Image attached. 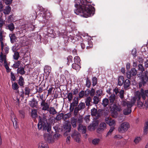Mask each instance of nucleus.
Masks as SVG:
<instances>
[{
	"label": "nucleus",
	"instance_id": "obj_26",
	"mask_svg": "<svg viewBox=\"0 0 148 148\" xmlns=\"http://www.w3.org/2000/svg\"><path fill=\"white\" fill-rule=\"evenodd\" d=\"M124 82V79L123 76H120L118 79V85L119 86H121L123 84Z\"/></svg>",
	"mask_w": 148,
	"mask_h": 148
},
{
	"label": "nucleus",
	"instance_id": "obj_42",
	"mask_svg": "<svg viewBox=\"0 0 148 148\" xmlns=\"http://www.w3.org/2000/svg\"><path fill=\"white\" fill-rule=\"evenodd\" d=\"M63 113H58L55 119L56 120L58 121L60 120L62 118H63Z\"/></svg>",
	"mask_w": 148,
	"mask_h": 148
},
{
	"label": "nucleus",
	"instance_id": "obj_29",
	"mask_svg": "<svg viewBox=\"0 0 148 148\" xmlns=\"http://www.w3.org/2000/svg\"><path fill=\"white\" fill-rule=\"evenodd\" d=\"M17 73L21 75H23L25 73L24 69L23 67L18 68L17 70Z\"/></svg>",
	"mask_w": 148,
	"mask_h": 148
},
{
	"label": "nucleus",
	"instance_id": "obj_33",
	"mask_svg": "<svg viewBox=\"0 0 148 148\" xmlns=\"http://www.w3.org/2000/svg\"><path fill=\"white\" fill-rule=\"evenodd\" d=\"M72 67L73 69L76 71H79L81 68L79 65L77 63H74L72 64Z\"/></svg>",
	"mask_w": 148,
	"mask_h": 148
},
{
	"label": "nucleus",
	"instance_id": "obj_28",
	"mask_svg": "<svg viewBox=\"0 0 148 148\" xmlns=\"http://www.w3.org/2000/svg\"><path fill=\"white\" fill-rule=\"evenodd\" d=\"M132 112L131 108H127L123 110V114L126 115H128Z\"/></svg>",
	"mask_w": 148,
	"mask_h": 148
},
{
	"label": "nucleus",
	"instance_id": "obj_4",
	"mask_svg": "<svg viewBox=\"0 0 148 148\" xmlns=\"http://www.w3.org/2000/svg\"><path fill=\"white\" fill-rule=\"evenodd\" d=\"M60 136L57 133L54 134L53 136L49 134L46 133L44 134L43 136L45 140L47 143L52 144L57 141Z\"/></svg>",
	"mask_w": 148,
	"mask_h": 148
},
{
	"label": "nucleus",
	"instance_id": "obj_27",
	"mask_svg": "<svg viewBox=\"0 0 148 148\" xmlns=\"http://www.w3.org/2000/svg\"><path fill=\"white\" fill-rule=\"evenodd\" d=\"M47 111L49 112L50 114L52 115H54L57 113V112L54 107H49V109Z\"/></svg>",
	"mask_w": 148,
	"mask_h": 148
},
{
	"label": "nucleus",
	"instance_id": "obj_13",
	"mask_svg": "<svg viewBox=\"0 0 148 148\" xmlns=\"http://www.w3.org/2000/svg\"><path fill=\"white\" fill-rule=\"evenodd\" d=\"M73 138L78 143L80 142L81 135L79 133H78L76 131L74 130L73 134L71 135Z\"/></svg>",
	"mask_w": 148,
	"mask_h": 148
},
{
	"label": "nucleus",
	"instance_id": "obj_58",
	"mask_svg": "<svg viewBox=\"0 0 148 148\" xmlns=\"http://www.w3.org/2000/svg\"><path fill=\"white\" fill-rule=\"evenodd\" d=\"M132 54L134 57L137 56V51L136 49H134L132 51Z\"/></svg>",
	"mask_w": 148,
	"mask_h": 148
},
{
	"label": "nucleus",
	"instance_id": "obj_56",
	"mask_svg": "<svg viewBox=\"0 0 148 148\" xmlns=\"http://www.w3.org/2000/svg\"><path fill=\"white\" fill-rule=\"evenodd\" d=\"M141 138L140 137H136L134 140V142L136 144H137L141 140Z\"/></svg>",
	"mask_w": 148,
	"mask_h": 148
},
{
	"label": "nucleus",
	"instance_id": "obj_37",
	"mask_svg": "<svg viewBox=\"0 0 148 148\" xmlns=\"http://www.w3.org/2000/svg\"><path fill=\"white\" fill-rule=\"evenodd\" d=\"M24 81L23 78L22 76H21L18 79V84L21 86H23L24 84Z\"/></svg>",
	"mask_w": 148,
	"mask_h": 148
},
{
	"label": "nucleus",
	"instance_id": "obj_8",
	"mask_svg": "<svg viewBox=\"0 0 148 148\" xmlns=\"http://www.w3.org/2000/svg\"><path fill=\"white\" fill-rule=\"evenodd\" d=\"M121 109L119 106L116 104H114L112 108V117L113 118H116L118 115V112H120Z\"/></svg>",
	"mask_w": 148,
	"mask_h": 148
},
{
	"label": "nucleus",
	"instance_id": "obj_40",
	"mask_svg": "<svg viewBox=\"0 0 148 148\" xmlns=\"http://www.w3.org/2000/svg\"><path fill=\"white\" fill-rule=\"evenodd\" d=\"M92 101L91 98L90 97H88L85 101L86 105L87 106H89L90 104V102Z\"/></svg>",
	"mask_w": 148,
	"mask_h": 148
},
{
	"label": "nucleus",
	"instance_id": "obj_57",
	"mask_svg": "<svg viewBox=\"0 0 148 148\" xmlns=\"http://www.w3.org/2000/svg\"><path fill=\"white\" fill-rule=\"evenodd\" d=\"M83 120V119L82 116H80L77 120V123H78L79 125L82 124L81 123L82 122Z\"/></svg>",
	"mask_w": 148,
	"mask_h": 148
},
{
	"label": "nucleus",
	"instance_id": "obj_24",
	"mask_svg": "<svg viewBox=\"0 0 148 148\" xmlns=\"http://www.w3.org/2000/svg\"><path fill=\"white\" fill-rule=\"evenodd\" d=\"M38 104V102L33 99L30 101L29 105L32 107H36Z\"/></svg>",
	"mask_w": 148,
	"mask_h": 148
},
{
	"label": "nucleus",
	"instance_id": "obj_23",
	"mask_svg": "<svg viewBox=\"0 0 148 148\" xmlns=\"http://www.w3.org/2000/svg\"><path fill=\"white\" fill-rule=\"evenodd\" d=\"M38 148H49V147L46 143L42 141L39 143Z\"/></svg>",
	"mask_w": 148,
	"mask_h": 148
},
{
	"label": "nucleus",
	"instance_id": "obj_32",
	"mask_svg": "<svg viewBox=\"0 0 148 148\" xmlns=\"http://www.w3.org/2000/svg\"><path fill=\"white\" fill-rule=\"evenodd\" d=\"M10 41L12 43H14L16 42L17 38L14 34L10 35Z\"/></svg>",
	"mask_w": 148,
	"mask_h": 148
},
{
	"label": "nucleus",
	"instance_id": "obj_41",
	"mask_svg": "<svg viewBox=\"0 0 148 148\" xmlns=\"http://www.w3.org/2000/svg\"><path fill=\"white\" fill-rule=\"evenodd\" d=\"M37 111L36 110H32L31 115L32 117L36 118L37 116Z\"/></svg>",
	"mask_w": 148,
	"mask_h": 148
},
{
	"label": "nucleus",
	"instance_id": "obj_5",
	"mask_svg": "<svg viewBox=\"0 0 148 148\" xmlns=\"http://www.w3.org/2000/svg\"><path fill=\"white\" fill-rule=\"evenodd\" d=\"M141 82L139 83V87L140 88L142 85L144 86L148 81V71H146L144 73L142 74L140 77Z\"/></svg>",
	"mask_w": 148,
	"mask_h": 148
},
{
	"label": "nucleus",
	"instance_id": "obj_43",
	"mask_svg": "<svg viewBox=\"0 0 148 148\" xmlns=\"http://www.w3.org/2000/svg\"><path fill=\"white\" fill-rule=\"evenodd\" d=\"M100 140V139L98 138L94 139L92 141V143L94 145H97L99 144Z\"/></svg>",
	"mask_w": 148,
	"mask_h": 148
},
{
	"label": "nucleus",
	"instance_id": "obj_38",
	"mask_svg": "<svg viewBox=\"0 0 148 148\" xmlns=\"http://www.w3.org/2000/svg\"><path fill=\"white\" fill-rule=\"evenodd\" d=\"M11 10V7L9 6H8L3 10V13L5 14H8L10 13Z\"/></svg>",
	"mask_w": 148,
	"mask_h": 148
},
{
	"label": "nucleus",
	"instance_id": "obj_39",
	"mask_svg": "<svg viewBox=\"0 0 148 148\" xmlns=\"http://www.w3.org/2000/svg\"><path fill=\"white\" fill-rule=\"evenodd\" d=\"M122 104L124 106H127V108H131L132 106V105L131 104L130 102L123 101L122 102Z\"/></svg>",
	"mask_w": 148,
	"mask_h": 148
},
{
	"label": "nucleus",
	"instance_id": "obj_62",
	"mask_svg": "<svg viewBox=\"0 0 148 148\" xmlns=\"http://www.w3.org/2000/svg\"><path fill=\"white\" fill-rule=\"evenodd\" d=\"M84 96V91L82 90L79 93V98H81L83 97Z\"/></svg>",
	"mask_w": 148,
	"mask_h": 148
},
{
	"label": "nucleus",
	"instance_id": "obj_50",
	"mask_svg": "<svg viewBox=\"0 0 148 148\" xmlns=\"http://www.w3.org/2000/svg\"><path fill=\"white\" fill-rule=\"evenodd\" d=\"M19 57V53L18 52L16 51L14 53V54L13 55V58L14 59L17 60Z\"/></svg>",
	"mask_w": 148,
	"mask_h": 148
},
{
	"label": "nucleus",
	"instance_id": "obj_19",
	"mask_svg": "<svg viewBox=\"0 0 148 148\" xmlns=\"http://www.w3.org/2000/svg\"><path fill=\"white\" fill-rule=\"evenodd\" d=\"M98 125V122L97 121H94L88 127V129L90 130L94 129Z\"/></svg>",
	"mask_w": 148,
	"mask_h": 148
},
{
	"label": "nucleus",
	"instance_id": "obj_53",
	"mask_svg": "<svg viewBox=\"0 0 148 148\" xmlns=\"http://www.w3.org/2000/svg\"><path fill=\"white\" fill-rule=\"evenodd\" d=\"M74 63H76L78 64L81 61L80 58L78 56H75L74 58Z\"/></svg>",
	"mask_w": 148,
	"mask_h": 148
},
{
	"label": "nucleus",
	"instance_id": "obj_7",
	"mask_svg": "<svg viewBox=\"0 0 148 148\" xmlns=\"http://www.w3.org/2000/svg\"><path fill=\"white\" fill-rule=\"evenodd\" d=\"M130 127L129 124L127 122H125L122 123L118 129L119 132L121 133H124L126 132Z\"/></svg>",
	"mask_w": 148,
	"mask_h": 148
},
{
	"label": "nucleus",
	"instance_id": "obj_47",
	"mask_svg": "<svg viewBox=\"0 0 148 148\" xmlns=\"http://www.w3.org/2000/svg\"><path fill=\"white\" fill-rule=\"evenodd\" d=\"M11 121L13 122V124H14V123H15V124H17V122L16 121L17 119L14 114H11Z\"/></svg>",
	"mask_w": 148,
	"mask_h": 148
},
{
	"label": "nucleus",
	"instance_id": "obj_20",
	"mask_svg": "<svg viewBox=\"0 0 148 148\" xmlns=\"http://www.w3.org/2000/svg\"><path fill=\"white\" fill-rule=\"evenodd\" d=\"M78 100L79 98L78 97H74L73 99V101L70 103V104L73 106H77L78 103Z\"/></svg>",
	"mask_w": 148,
	"mask_h": 148
},
{
	"label": "nucleus",
	"instance_id": "obj_9",
	"mask_svg": "<svg viewBox=\"0 0 148 148\" xmlns=\"http://www.w3.org/2000/svg\"><path fill=\"white\" fill-rule=\"evenodd\" d=\"M91 115L92 116H95V119H97L100 116L101 113L99 110L97 111L95 108H93L91 110Z\"/></svg>",
	"mask_w": 148,
	"mask_h": 148
},
{
	"label": "nucleus",
	"instance_id": "obj_25",
	"mask_svg": "<svg viewBox=\"0 0 148 148\" xmlns=\"http://www.w3.org/2000/svg\"><path fill=\"white\" fill-rule=\"evenodd\" d=\"M6 29H9L11 31H13L15 29L13 23H11L6 27Z\"/></svg>",
	"mask_w": 148,
	"mask_h": 148
},
{
	"label": "nucleus",
	"instance_id": "obj_17",
	"mask_svg": "<svg viewBox=\"0 0 148 148\" xmlns=\"http://www.w3.org/2000/svg\"><path fill=\"white\" fill-rule=\"evenodd\" d=\"M123 84L124 89L125 90H126L130 88L131 84L130 82L129 79H127L124 81Z\"/></svg>",
	"mask_w": 148,
	"mask_h": 148
},
{
	"label": "nucleus",
	"instance_id": "obj_49",
	"mask_svg": "<svg viewBox=\"0 0 148 148\" xmlns=\"http://www.w3.org/2000/svg\"><path fill=\"white\" fill-rule=\"evenodd\" d=\"M12 88L14 90H18L19 86L17 83L16 82H14L12 84Z\"/></svg>",
	"mask_w": 148,
	"mask_h": 148
},
{
	"label": "nucleus",
	"instance_id": "obj_35",
	"mask_svg": "<svg viewBox=\"0 0 148 148\" xmlns=\"http://www.w3.org/2000/svg\"><path fill=\"white\" fill-rule=\"evenodd\" d=\"M79 110H83L85 107V104L84 102L79 103L77 107H76Z\"/></svg>",
	"mask_w": 148,
	"mask_h": 148
},
{
	"label": "nucleus",
	"instance_id": "obj_12",
	"mask_svg": "<svg viewBox=\"0 0 148 148\" xmlns=\"http://www.w3.org/2000/svg\"><path fill=\"white\" fill-rule=\"evenodd\" d=\"M63 127L66 132H70L71 128V125L69 121H65L63 125Z\"/></svg>",
	"mask_w": 148,
	"mask_h": 148
},
{
	"label": "nucleus",
	"instance_id": "obj_34",
	"mask_svg": "<svg viewBox=\"0 0 148 148\" xmlns=\"http://www.w3.org/2000/svg\"><path fill=\"white\" fill-rule=\"evenodd\" d=\"M33 37L34 39L37 42H40L41 41V37L40 35L38 34H34Z\"/></svg>",
	"mask_w": 148,
	"mask_h": 148
},
{
	"label": "nucleus",
	"instance_id": "obj_14",
	"mask_svg": "<svg viewBox=\"0 0 148 148\" xmlns=\"http://www.w3.org/2000/svg\"><path fill=\"white\" fill-rule=\"evenodd\" d=\"M106 124L105 123L102 122L100 124L99 127L97 129V132L98 133H100L102 132L106 128Z\"/></svg>",
	"mask_w": 148,
	"mask_h": 148
},
{
	"label": "nucleus",
	"instance_id": "obj_51",
	"mask_svg": "<svg viewBox=\"0 0 148 148\" xmlns=\"http://www.w3.org/2000/svg\"><path fill=\"white\" fill-rule=\"evenodd\" d=\"M92 86H95L97 83V79L96 77H93L92 79Z\"/></svg>",
	"mask_w": 148,
	"mask_h": 148
},
{
	"label": "nucleus",
	"instance_id": "obj_52",
	"mask_svg": "<svg viewBox=\"0 0 148 148\" xmlns=\"http://www.w3.org/2000/svg\"><path fill=\"white\" fill-rule=\"evenodd\" d=\"M73 93L71 92H69L68 93L67 98L68 99L69 102H71L73 98Z\"/></svg>",
	"mask_w": 148,
	"mask_h": 148
},
{
	"label": "nucleus",
	"instance_id": "obj_6",
	"mask_svg": "<svg viewBox=\"0 0 148 148\" xmlns=\"http://www.w3.org/2000/svg\"><path fill=\"white\" fill-rule=\"evenodd\" d=\"M47 10H46L44 8H43L42 6L38 5L37 7V9H36V18L37 16V13H38V12H39V13H38V14H42V17L43 18H44L45 19H47L48 18V16L47 17L46 15V12H47Z\"/></svg>",
	"mask_w": 148,
	"mask_h": 148
},
{
	"label": "nucleus",
	"instance_id": "obj_36",
	"mask_svg": "<svg viewBox=\"0 0 148 148\" xmlns=\"http://www.w3.org/2000/svg\"><path fill=\"white\" fill-rule=\"evenodd\" d=\"M109 100L107 98H104L102 101V104L104 107H106L109 103Z\"/></svg>",
	"mask_w": 148,
	"mask_h": 148
},
{
	"label": "nucleus",
	"instance_id": "obj_18",
	"mask_svg": "<svg viewBox=\"0 0 148 148\" xmlns=\"http://www.w3.org/2000/svg\"><path fill=\"white\" fill-rule=\"evenodd\" d=\"M30 89L28 87H26L25 89V92H24L23 90H22V91L21 92V96L22 97H23L24 95H29L30 93Z\"/></svg>",
	"mask_w": 148,
	"mask_h": 148
},
{
	"label": "nucleus",
	"instance_id": "obj_3",
	"mask_svg": "<svg viewBox=\"0 0 148 148\" xmlns=\"http://www.w3.org/2000/svg\"><path fill=\"white\" fill-rule=\"evenodd\" d=\"M140 92L141 93L137 92L136 95L131 99L130 103L132 106L135 103L136 101H137L140 100L141 97L143 100H145L146 99L145 96L148 97V90H144L143 89L141 88Z\"/></svg>",
	"mask_w": 148,
	"mask_h": 148
},
{
	"label": "nucleus",
	"instance_id": "obj_64",
	"mask_svg": "<svg viewBox=\"0 0 148 148\" xmlns=\"http://www.w3.org/2000/svg\"><path fill=\"white\" fill-rule=\"evenodd\" d=\"M20 63L21 62L19 61H18L16 62L14 64H13V66L14 68H17L20 65Z\"/></svg>",
	"mask_w": 148,
	"mask_h": 148
},
{
	"label": "nucleus",
	"instance_id": "obj_61",
	"mask_svg": "<svg viewBox=\"0 0 148 148\" xmlns=\"http://www.w3.org/2000/svg\"><path fill=\"white\" fill-rule=\"evenodd\" d=\"M19 112L20 116L21 118H24L25 116V113L24 111L21 110H19Z\"/></svg>",
	"mask_w": 148,
	"mask_h": 148
},
{
	"label": "nucleus",
	"instance_id": "obj_63",
	"mask_svg": "<svg viewBox=\"0 0 148 148\" xmlns=\"http://www.w3.org/2000/svg\"><path fill=\"white\" fill-rule=\"evenodd\" d=\"M124 91L123 90H121L119 92V97L121 99H123L124 98Z\"/></svg>",
	"mask_w": 148,
	"mask_h": 148
},
{
	"label": "nucleus",
	"instance_id": "obj_30",
	"mask_svg": "<svg viewBox=\"0 0 148 148\" xmlns=\"http://www.w3.org/2000/svg\"><path fill=\"white\" fill-rule=\"evenodd\" d=\"M71 123L73 127L75 128L77 126V119L76 118H72L71 119Z\"/></svg>",
	"mask_w": 148,
	"mask_h": 148
},
{
	"label": "nucleus",
	"instance_id": "obj_44",
	"mask_svg": "<svg viewBox=\"0 0 148 148\" xmlns=\"http://www.w3.org/2000/svg\"><path fill=\"white\" fill-rule=\"evenodd\" d=\"M91 81L87 77L86 78V86L88 88H89L91 85Z\"/></svg>",
	"mask_w": 148,
	"mask_h": 148
},
{
	"label": "nucleus",
	"instance_id": "obj_31",
	"mask_svg": "<svg viewBox=\"0 0 148 148\" xmlns=\"http://www.w3.org/2000/svg\"><path fill=\"white\" fill-rule=\"evenodd\" d=\"M93 99V103L94 104H98L100 101L99 97L97 96H94Z\"/></svg>",
	"mask_w": 148,
	"mask_h": 148
},
{
	"label": "nucleus",
	"instance_id": "obj_60",
	"mask_svg": "<svg viewBox=\"0 0 148 148\" xmlns=\"http://www.w3.org/2000/svg\"><path fill=\"white\" fill-rule=\"evenodd\" d=\"M95 89L93 88H92L90 90V92H89L90 95L91 97L94 96L95 95Z\"/></svg>",
	"mask_w": 148,
	"mask_h": 148
},
{
	"label": "nucleus",
	"instance_id": "obj_15",
	"mask_svg": "<svg viewBox=\"0 0 148 148\" xmlns=\"http://www.w3.org/2000/svg\"><path fill=\"white\" fill-rule=\"evenodd\" d=\"M3 51L2 50V51L0 53V62L1 63L3 62H4V64L7 63L6 58V54H4L3 53Z\"/></svg>",
	"mask_w": 148,
	"mask_h": 148
},
{
	"label": "nucleus",
	"instance_id": "obj_46",
	"mask_svg": "<svg viewBox=\"0 0 148 148\" xmlns=\"http://www.w3.org/2000/svg\"><path fill=\"white\" fill-rule=\"evenodd\" d=\"M73 58L71 56H69L67 58V64L69 65L70 63L72 62L73 60Z\"/></svg>",
	"mask_w": 148,
	"mask_h": 148
},
{
	"label": "nucleus",
	"instance_id": "obj_22",
	"mask_svg": "<svg viewBox=\"0 0 148 148\" xmlns=\"http://www.w3.org/2000/svg\"><path fill=\"white\" fill-rule=\"evenodd\" d=\"M51 67L48 65L45 66L44 68V71L45 73L49 75L51 71Z\"/></svg>",
	"mask_w": 148,
	"mask_h": 148
},
{
	"label": "nucleus",
	"instance_id": "obj_54",
	"mask_svg": "<svg viewBox=\"0 0 148 148\" xmlns=\"http://www.w3.org/2000/svg\"><path fill=\"white\" fill-rule=\"evenodd\" d=\"M138 67L139 70L140 71L142 72H143L145 71L144 68L142 64H139L138 65Z\"/></svg>",
	"mask_w": 148,
	"mask_h": 148
},
{
	"label": "nucleus",
	"instance_id": "obj_1",
	"mask_svg": "<svg viewBox=\"0 0 148 148\" xmlns=\"http://www.w3.org/2000/svg\"><path fill=\"white\" fill-rule=\"evenodd\" d=\"M75 6L77 9L74 12L76 14L85 18L93 15L95 9L89 3L91 2L90 0H75Z\"/></svg>",
	"mask_w": 148,
	"mask_h": 148
},
{
	"label": "nucleus",
	"instance_id": "obj_2",
	"mask_svg": "<svg viewBox=\"0 0 148 148\" xmlns=\"http://www.w3.org/2000/svg\"><path fill=\"white\" fill-rule=\"evenodd\" d=\"M38 127L39 130L43 129L44 130H47L48 132H49L51 129V125L47 123V120L40 116L39 118Z\"/></svg>",
	"mask_w": 148,
	"mask_h": 148
},
{
	"label": "nucleus",
	"instance_id": "obj_21",
	"mask_svg": "<svg viewBox=\"0 0 148 148\" xmlns=\"http://www.w3.org/2000/svg\"><path fill=\"white\" fill-rule=\"evenodd\" d=\"M78 130L79 131L81 132L83 134H85L86 132V128L85 126L82 124L79 125Z\"/></svg>",
	"mask_w": 148,
	"mask_h": 148
},
{
	"label": "nucleus",
	"instance_id": "obj_48",
	"mask_svg": "<svg viewBox=\"0 0 148 148\" xmlns=\"http://www.w3.org/2000/svg\"><path fill=\"white\" fill-rule=\"evenodd\" d=\"M105 121L106 123L108 124L110 126H111V118L109 117H106Z\"/></svg>",
	"mask_w": 148,
	"mask_h": 148
},
{
	"label": "nucleus",
	"instance_id": "obj_16",
	"mask_svg": "<svg viewBox=\"0 0 148 148\" xmlns=\"http://www.w3.org/2000/svg\"><path fill=\"white\" fill-rule=\"evenodd\" d=\"M3 30H1V29L0 30V41L1 45V50L3 51V47L4 45H6V44L4 45L3 42Z\"/></svg>",
	"mask_w": 148,
	"mask_h": 148
},
{
	"label": "nucleus",
	"instance_id": "obj_11",
	"mask_svg": "<svg viewBox=\"0 0 148 148\" xmlns=\"http://www.w3.org/2000/svg\"><path fill=\"white\" fill-rule=\"evenodd\" d=\"M49 103L46 102L45 100L41 101L40 106L41 110H42L47 111L49 109Z\"/></svg>",
	"mask_w": 148,
	"mask_h": 148
},
{
	"label": "nucleus",
	"instance_id": "obj_45",
	"mask_svg": "<svg viewBox=\"0 0 148 148\" xmlns=\"http://www.w3.org/2000/svg\"><path fill=\"white\" fill-rule=\"evenodd\" d=\"M137 105L138 107L140 108H144L145 107V104H144L143 103L140 101V100L137 101Z\"/></svg>",
	"mask_w": 148,
	"mask_h": 148
},
{
	"label": "nucleus",
	"instance_id": "obj_59",
	"mask_svg": "<svg viewBox=\"0 0 148 148\" xmlns=\"http://www.w3.org/2000/svg\"><path fill=\"white\" fill-rule=\"evenodd\" d=\"M96 95L98 96H101L102 95V91L101 89H99L96 91Z\"/></svg>",
	"mask_w": 148,
	"mask_h": 148
},
{
	"label": "nucleus",
	"instance_id": "obj_10",
	"mask_svg": "<svg viewBox=\"0 0 148 148\" xmlns=\"http://www.w3.org/2000/svg\"><path fill=\"white\" fill-rule=\"evenodd\" d=\"M137 74V70L135 68H132L131 71L127 73V77L130 79L134 78Z\"/></svg>",
	"mask_w": 148,
	"mask_h": 148
},
{
	"label": "nucleus",
	"instance_id": "obj_55",
	"mask_svg": "<svg viewBox=\"0 0 148 148\" xmlns=\"http://www.w3.org/2000/svg\"><path fill=\"white\" fill-rule=\"evenodd\" d=\"M71 115V113L70 112H69L67 114H65L63 116V118L64 120L69 118Z\"/></svg>",
	"mask_w": 148,
	"mask_h": 148
}]
</instances>
